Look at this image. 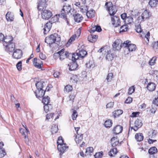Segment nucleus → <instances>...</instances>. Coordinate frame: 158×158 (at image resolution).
<instances>
[{"label":"nucleus","mask_w":158,"mask_h":158,"mask_svg":"<svg viewBox=\"0 0 158 158\" xmlns=\"http://www.w3.org/2000/svg\"><path fill=\"white\" fill-rule=\"evenodd\" d=\"M135 88L134 86H132L129 88L128 93L129 95L131 94L135 91Z\"/></svg>","instance_id":"obj_49"},{"label":"nucleus","mask_w":158,"mask_h":158,"mask_svg":"<svg viewBox=\"0 0 158 158\" xmlns=\"http://www.w3.org/2000/svg\"><path fill=\"white\" fill-rule=\"evenodd\" d=\"M142 122L140 119H136L135 122V127L136 128V129H134V130L137 131L139 128L142 126Z\"/></svg>","instance_id":"obj_19"},{"label":"nucleus","mask_w":158,"mask_h":158,"mask_svg":"<svg viewBox=\"0 0 158 158\" xmlns=\"http://www.w3.org/2000/svg\"><path fill=\"white\" fill-rule=\"evenodd\" d=\"M42 102L44 105L49 104L50 102V98L48 96L43 97Z\"/></svg>","instance_id":"obj_43"},{"label":"nucleus","mask_w":158,"mask_h":158,"mask_svg":"<svg viewBox=\"0 0 158 158\" xmlns=\"http://www.w3.org/2000/svg\"><path fill=\"white\" fill-rule=\"evenodd\" d=\"M74 16L75 21L78 23L81 22L83 19L82 15L78 13L75 14Z\"/></svg>","instance_id":"obj_24"},{"label":"nucleus","mask_w":158,"mask_h":158,"mask_svg":"<svg viewBox=\"0 0 158 158\" xmlns=\"http://www.w3.org/2000/svg\"><path fill=\"white\" fill-rule=\"evenodd\" d=\"M40 58L42 60H44L46 59V57L45 55L43 53H40L39 55Z\"/></svg>","instance_id":"obj_61"},{"label":"nucleus","mask_w":158,"mask_h":158,"mask_svg":"<svg viewBox=\"0 0 158 158\" xmlns=\"http://www.w3.org/2000/svg\"><path fill=\"white\" fill-rule=\"evenodd\" d=\"M60 75V73L58 72H55L53 74L54 76L55 77L58 78Z\"/></svg>","instance_id":"obj_64"},{"label":"nucleus","mask_w":158,"mask_h":158,"mask_svg":"<svg viewBox=\"0 0 158 158\" xmlns=\"http://www.w3.org/2000/svg\"><path fill=\"white\" fill-rule=\"evenodd\" d=\"M6 19L8 21L12 22L14 19V16L11 12H8L6 15Z\"/></svg>","instance_id":"obj_22"},{"label":"nucleus","mask_w":158,"mask_h":158,"mask_svg":"<svg viewBox=\"0 0 158 158\" xmlns=\"http://www.w3.org/2000/svg\"><path fill=\"white\" fill-rule=\"evenodd\" d=\"M135 137L136 140L139 142L142 141L143 139V136L142 134L140 133L136 134Z\"/></svg>","instance_id":"obj_31"},{"label":"nucleus","mask_w":158,"mask_h":158,"mask_svg":"<svg viewBox=\"0 0 158 158\" xmlns=\"http://www.w3.org/2000/svg\"><path fill=\"white\" fill-rule=\"evenodd\" d=\"M152 47L154 50H158V42H155L153 43Z\"/></svg>","instance_id":"obj_57"},{"label":"nucleus","mask_w":158,"mask_h":158,"mask_svg":"<svg viewBox=\"0 0 158 158\" xmlns=\"http://www.w3.org/2000/svg\"><path fill=\"white\" fill-rule=\"evenodd\" d=\"M121 18L123 20H125L127 18V14L126 13H123V14H122L121 15Z\"/></svg>","instance_id":"obj_63"},{"label":"nucleus","mask_w":158,"mask_h":158,"mask_svg":"<svg viewBox=\"0 0 158 158\" xmlns=\"http://www.w3.org/2000/svg\"><path fill=\"white\" fill-rule=\"evenodd\" d=\"M45 91H44L43 89L36 90L35 92V95L37 98H39L43 97L44 95Z\"/></svg>","instance_id":"obj_18"},{"label":"nucleus","mask_w":158,"mask_h":158,"mask_svg":"<svg viewBox=\"0 0 158 158\" xmlns=\"http://www.w3.org/2000/svg\"><path fill=\"white\" fill-rule=\"evenodd\" d=\"M16 66L19 71H21L22 69V62L21 61H19L16 64Z\"/></svg>","instance_id":"obj_47"},{"label":"nucleus","mask_w":158,"mask_h":158,"mask_svg":"<svg viewBox=\"0 0 158 158\" xmlns=\"http://www.w3.org/2000/svg\"><path fill=\"white\" fill-rule=\"evenodd\" d=\"M105 6H106L107 10L110 15H114L117 11L116 6L113 5L111 2H106Z\"/></svg>","instance_id":"obj_4"},{"label":"nucleus","mask_w":158,"mask_h":158,"mask_svg":"<svg viewBox=\"0 0 158 158\" xmlns=\"http://www.w3.org/2000/svg\"><path fill=\"white\" fill-rule=\"evenodd\" d=\"M44 82L42 81H39L35 85L37 89V90L43 89V83Z\"/></svg>","instance_id":"obj_34"},{"label":"nucleus","mask_w":158,"mask_h":158,"mask_svg":"<svg viewBox=\"0 0 158 158\" xmlns=\"http://www.w3.org/2000/svg\"><path fill=\"white\" fill-rule=\"evenodd\" d=\"M111 142L112 147H115L119 144V141L118 140L117 138L115 137H113L111 139Z\"/></svg>","instance_id":"obj_26"},{"label":"nucleus","mask_w":158,"mask_h":158,"mask_svg":"<svg viewBox=\"0 0 158 158\" xmlns=\"http://www.w3.org/2000/svg\"><path fill=\"white\" fill-rule=\"evenodd\" d=\"M58 130V126L55 125L53 126L51 129V131L52 134L56 133L57 132Z\"/></svg>","instance_id":"obj_44"},{"label":"nucleus","mask_w":158,"mask_h":158,"mask_svg":"<svg viewBox=\"0 0 158 158\" xmlns=\"http://www.w3.org/2000/svg\"><path fill=\"white\" fill-rule=\"evenodd\" d=\"M132 101V98L130 97H128L125 101L126 103H130Z\"/></svg>","instance_id":"obj_60"},{"label":"nucleus","mask_w":158,"mask_h":158,"mask_svg":"<svg viewBox=\"0 0 158 158\" xmlns=\"http://www.w3.org/2000/svg\"><path fill=\"white\" fill-rule=\"evenodd\" d=\"M4 47L6 51L10 53V52H13L15 50V45L14 43H11L8 44L5 43Z\"/></svg>","instance_id":"obj_8"},{"label":"nucleus","mask_w":158,"mask_h":158,"mask_svg":"<svg viewBox=\"0 0 158 158\" xmlns=\"http://www.w3.org/2000/svg\"><path fill=\"white\" fill-rule=\"evenodd\" d=\"M106 59L109 61L112 60L114 58V54L112 53H108L106 56Z\"/></svg>","instance_id":"obj_40"},{"label":"nucleus","mask_w":158,"mask_h":158,"mask_svg":"<svg viewBox=\"0 0 158 158\" xmlns=\"http://www.w3.org/2000/svg\"><path fill=\"white\" fill-rule=\"evenodd\" d=\"M98 37V36L97 35L91 34L88 36V39L90 42L93 43L96 41Z\"/></svg>","instance_id":"obj_25"},{"label":"nucleus","mask_w":158,"mask_h":158,"mask_svg":"<svg viewBox=\"0 0 158 158\" xmlns=\"http://www.w3.org/2000/svg\"><path fill=\"white\" fill-rule=\"evenodd\" d=\"M72 63H70L68 64L69 66V69L71 71H73L76 70L78 67L77 64L75 61H72Z\"/></svg>","instance_id":"obj_20"},{"label":"nucleus","mask_w":158,"mask_h":158,"mask_svg":"<svg viewBox=\"0 0 158 158\" xmlns=\"http://www.w3.org/2000/svg\"><path fill=\"white\" fill-rule=\"evenodd\" d=\"M81 58H79L77 59H75V60H72V61H75L76 63L77 64L78 66L79 65L83 64V58L81 59Z\"/></svg>","instance_id":"obj_41"},{"label":"nucleus","mask_w":158,"mask_h":158,"mask_svg":"<svg viewBox=\"0 0 158 158\" xmlns=\"http://www.w3.org/2000/svg\"><path fill=\"white\" fill-rule=\"evenodd\" d=\"M88 8L87 6H81L80 11L82 13L86 12V15L87 17L89 16V14H90V13L89 11H88Z\"/></svg>","instance_id":"obj_23"},{"label":"nucleus","mask_w":158,"mask_h":158,"mask_svg":"<svg viewBox=\"0 0 158 158\" xmlns=\"http://www.w3.org/2000/svg\"><path fill=\"white\" fill-rule=\"evenodd\" d=\"M52 26V23L49 21L45 25L44 28L43 29L44 33V34H46L51 29Z\"/></svg>","instance_id":"obj_16"},{"label":"nucleus","mask_w":158,"mask_h":158,"mask_svg":"<svg viewBox=\"0 0 158 158\" xmlns=\"http://www.w3.org/2000/svg\"><path fill=\"white\" fill-rule=\"evenodd\" d=\"M54 114V113H51L47 114L46 115V119H49L50 118H52Z\"/></svg>","instance_id":"obj_59"},{"label":"nucleus","mask_w":158,"mask_h":158,"mask_svg":"<svg viewBox=\"0 0 158 158\" xmlns=\"http://www.w3.org/2000/svg\"><path fill=\"white\" fill-rule=\"evenodd\" d=\"M64 49H62L60 51L55 53L53 55L54 57L56 56H60V59L61 60H62L64 59L65 58L64 55H65L66 53H64Z\"/></svg>","instance_id":"obj_14"},{"label":"nucleus","mask_w":158,"mask_h":158,"mask_svg":"<svg viewBox=\"0 0 158 158\" xmlns=\"http://www.w3.org/2000/svg\"><path fill=\"white\" fill-rule=\"evenodd\" d=\"M102 31V29L99 26H95L94 27H92L90 30V33H93L95 31L98 32H100Z\"/></svg>","instance_id":"obj_29"},{"label":"nucleus","mask_w":158,"mask_h":158,"mask_svg":"<svg viewBox=\"0 0 158 158\" xmlns=\"http://www.w3.org/2000/svg\"><path fill=\"white\" fill-rule=\"evenodd\" d=\"M41 15L43 19L48 20L52 15L51 11L48 10H44L41 11Z\"/></svg>","instance_id":"obj_6"},{"label":"nucleus","mask_w":158,"mask_h":158,"mask_svg":"<svg viewBox=\"0 0 158 158\" xmlns=\"http://www.w3.org/2000/svg\"><path fill=\"white\" fill-rule=\"evenodd\" d=\"M93 152V148L92 147H90L87 148L86 149V151L85 152V155H90V153H92Z\"/></svg>","instance_id":"obj_37"},{"label":"nucleus","mask_w":158,"mask_h":158,"mask_svg":"<svg viewBox=\"0 0 158 158\" xmlns=\"http://www.w3.org/2000/svg\"><path fill=\"white\" fill-rule=\"evenodd\" d=\"M123 113L122 110H114L113 112V114L114 118H116L118 117L119 115L122 114Z\"/></svg>","instance_id":"obj_30"},{"label":"nucleus","mask_w":158,"mask_h":158,"mask_svg":"<svg viewBox=\"0 0 158 158\" xmlns=\"http://www.w3.org/2000/svg\"><path fill=\"white\" fill-rule=\"evenodd\" d=\"M80 127H75V129L76 131L77 135L75 136V140L77 144L80 143L82 141L83 139V134L78 133V131L80 129Z\"/></svg>","instance_id":"obj_7"},{"label":"nucleus","mask_w":158,"mask_h":158,"mask_svg":"<svg viewBox=\"0 0 158 158\" xmlns=\"http://www.w3.org/2000/svg\"><path fill=\"white\" fill-rule=\"evenodd\" d=\"M52 108V106L50 104H45L44 106V110L46 113H47L49 110L50 109H51Z\"/></svg>","instance_id":"obj_38"},{"label":"nucleus","mask_w":158,"mask_h":158,"mask_svg":"<svg viewBox=\"0 0 158 158\" xmlns=\"http://www.w3.org/2000/svg\"><path fill=\"white\" fill-rule=\"evenodd\" d=\"M128 26L127 25H124L121 26L120 29V32L126 31L128 30Z\"/></svg>","instance_id":"obj_39"},{"label":"nucleus","mask_w":158,"mask_h":158,"mask_svg":"<svg viewBox=\"0 0 158 158\" xmlns=\"http://www.w3.org/2000/svg\"><path fill=\"white\" fill-rule=\"evenodd\" d=\"M114 105L113 102H110L107 103L106 105V108H112L113 107Z\"/></svg>","instance_id":"obj_58"},{"label":"nucleus","mask_w":158,"mask_h":158,"mask_svg":"<svg viewBox=\"0 0 158 158\" xmlns=\"http://www.w3.org/2000/svg\"><path fill=\"white\" fill-rule=\"evenodd\" d=\"M111 23L113 25L117 27L120 25V19L119 17L113 16L111 18Z\"/></svg>","instance_id":"obj_10"},{"label":"nucleus","mask_w":158,"mask_h":158,"mask_svg":"<svg viewBox=\"0 0 158 158\" xmlns=\"http://www.w3.org/2000/svg\"><path fill=\"white\" fill-rule=\"evenodd\" d=\"M135 30L138 33L141 32L142 30L141 28V26L140 24H139L136 26Z\"/></svg>","instance_id":"obj_53"},{"label":"nucleus","mask_w":158,"mask_h":158,"mask_svg":"<svg viewBox=\"0 0 158 158\" xmlns=\"http://www.w3.org/2000/svg\"><path fill=\"white\" fill-rule=\"evenodd\" d=\"M72 86L69 85L65 86L64 89V91L65 92H69L71 91L72 89Z\"/></svg>","instance_id":"obj_45"},{"label":"nucleus","mask_w":158,"mask_h":158,"mask_svg":"<svg viewBox=\"0 0 158 158\" xmlns=\"http://www.w3.org/2000/svg\"><path fill=\"white\" fill-rule=\"evenodd\" d=\"M103 152H102L96 153L94 155L95 158H101L102 156Z\"/></svg>","instance_id":"obj_52"},{"label":"nucleus","mask_w":158,"mask_h":158,"mask_svg":"<svg viewBox=\"0 0 158 158\" xmlns=\"http://www.w3.org/2000/svg\"><path fill=\"white\" fill-rule=\"evenodd\" d=\"M125 43H127V45L125 48H127L129 52H132L135 51L136 49V46L135 44H131V42L129 40L125 41Z\"/></svg>","instance_id":"obj_13"},{"label":"nucleus","mask_w":158,"mask_h":158,"mask_svg":"<svg viewBox=\"0 0 158 158\" xmlns=\"http://www.w3.org/2000/svg\"><path fill=\"white\" fill-rule=\"evenodd\" d=\"M57 148L58 150L60 152V155L62 154L65 151L68 147L65 145V144H64L62 145H57Z\"/></svg>","instance_id":"obj_21"},{"label":"nucleus","mask_w":158,"mask_h":158,"mask_svg":"<svg viewBox=\"0 0 158 158\" xmlns=\"http://www.w3.org/2000/svg\"><path fill=\"white\" fill-rule=\"evenodd\" d=\"M149 17V13L147 10H145L142 14L140 16L138 17L137 20L140 23L143 21L148 18Z\"/></svg>","instance_id":"obj_11"},{"label":"nucleus","mask_w":158,"mask_h":158,"mask_svg":"<svg viewBox=\"0 0 158 158\" xmlns=\"http://www.w3.org/2000/svg\"><path fill=\"white\" fill-rule=\"evenodd\" d=\"M157 2L156 0H150L149 2V4L151 7H155L157 4Z\"/></svg>","instance_id":"obj_46"},{"label":"nucleus","mask_w":158,"mask_h":158,"mask_svg":"<svg viewBox=\"0 0 158 158\" xmlns=\"http://www.w3.org/2000/svg\"><path fill=\"white\" fill-rule=\"evenodd\" d=\"M156 85L153 83H149L147 86V89L151 91L154 90L156 89Z\"/></svg>","instance_id":"obj_27"},{"label":"nucleus","mask_w":158,"mask_h":158,"mask_svg":"<svg viewBox=\"0 0 158 158\" xmlns=\"http://www.w3.org/2000/svg\"><path fill=\"white\" fill-rule=\"evenodd\" d=\"M123 130V127L120 125H117L113 129L114 134H118L122 132Z\"/></svg>","instance_id":"obj_17"},{"label":"nucleus","mask_w":158,"mask_h":158,"mask_svg":"<svg viewBox=\"0 0 158 158\" xmlns=\"http://www.w3.org/2000/svg\"><path fill=\"white\" fill-rule=\"evenodd\" d=\"M127 43L124 41L123 43H122L120 40L117 39L115 40L112 45L113 50L114 51L119 50L122 47H125L127 45Z\"/></svg>","instance_id":"obj_3"},{"label":"nucleus","mask_w":158,"mask_h":158,"mask_svg":"<svg viewBox=\"0 0 158 158\" xmlns=\"http://www.w3.org/2000/svg\"><path fill=\"white\" fill-rule=\"evenodd\" d=\"M76 37L77 36L76 35H72L69 40V41L66 44V46L68 47L69 46L72 42L75 40Z\"/></svg>","instance_id":"obj_32"},{"label":"nucleus","mask_w":158,"mask_h":158,"mask_svg":"<svg viewBox=\"0 0 158 158\" xmlns=\"http://www.w3.org/2000/svg\"><path fill=\"white\" fill-rule=\"evenodd\" d=\"M117 149L116 148H114L111 149L110 151L109 152V155L111 157L113 156V154L115 155L117 152Z\"/></svg>","instance_id":"obj_42"},{"label":"nucleus","mask_w":158,"mask_h":158,"mask_svg":"<svg viewBox=\"0 0 158 158\" xmlns=\"http://www.w3.org/2000/svg\"><path fill=\"white\" fill-rule=\"evenodd\" d=\"M113 78V74L112 73H109L107 75L106 80L108 82H110L111 81Z\"/></svg>","instance_id":"obj_50"},{"label":"nucleus","mask_w":158,"mask_h":158,"mask_svg":"<svg viewBox=\"0 0 158 158\" xmlns=\"http://www.w3.org/2000/svg\"><path fill=\"white\" fill-rule=\"evenodd\" d=\"M152 103L155 105L158 106V97L156 98H155L153 101Z\"/></svg>","instance_id":"obj_62"},{"label":"nucleus","mask_w":158,"mask_h":158,"mask_svg":"<svg viewBox=\"0 0 158 158\" xmlns=\"http://www.w3.org/2000/svg\"><path fill=\"white\" fill-rule=\"evenodd\" d=\"M64 140H63L62 137L60 136L58 138V140L57 141V143L58 145H62L64 144Z\"/></svg>","instance_id":"obj_51"},{"label":"nucleus","mask_w":158,"mask_h":158,"mask_svg":"<svg viewBox=\"0 0 158 158\" xmlns=\"http://www.w3.org/2000/svg\"><path fill=\"white\" fill-rule=\"evenodd\" d=\"M157 110V108L155 106H152V108L150 109V111L151 113L154 114Z\"/></svg>","instance_id":"obj_54"},{"label":"nucleus","mask_w":158,"mask_h":158,"mask_svg":"<svg viewBox=\"0 0 158 158\" xmlns=\"http://www.w3.org/2000/svg\"><path fill=\"white\" fill-rule=\"evenodd\" d=\"M47 0H41L39 1L37 6V8L39 10L42 11L45 10V8L47 7Z\"/></svg>","instance_id":"obj_12"},{"label":"nucleus","mask_w":158,"mask_h":158,"mask_svg":"<svg viewBox=\"0 0 158 158\" xmlns=\"http://www.w3.org/2000/svg\"><path fill=\"white\" fill-rule=\"evenodd\" d=\"M150 36V32H148L145 35L144 37H143V38H144V40L146 41V42H147L146 40H147L148 42L149 41V38Z\"/></svg>","instance_id":"obj_56"},{"label":"nucleus","mask_w":158,"mask_h":158,"mask_svg":"<svg viewBox=\"0 0 158 158\" xmlns=\"http://www.w3.org/2000/svg\"><path fill=\"white\" fill-rule=\"evenodd\" d=\"M156 60V56L153 57L152 59L149 61V64L151 65H154L155 63V61Z\"/></svg>","instance_id":"obj_48"},{"label":"nucleus","mask_w":158,"mask_h":158,"mask_svg":"<svg viewBox=\"0 0 158 158\" xmlns=\"http://www.w3.org/2000/svg\"><path fill=\"white\" fill-rule=\"evenodd\" d=\"M112 124V121L110 119L106 121L104 123V126L106 128H110Z\"/></svg>","instance_id":"obj_33"},{"label":"nucleus","mask_w":158,"mask_h":158,"mask_svg":"<svg viewBox=\"0 0 158 158\" xmlns=\"http://www.w3.org/2000/svg\"><path fill=\"white\" fill-rule=\"evenodd\" d=\"M157 148L156 147H154L150 148L149 149L148 152L150 154L152 155L157 153Z\"/></svg>","instance_id":"obj_35"},{"label":"nucleus","mask_w":158,"mask_h":158,"mask_svg":"<svg viewBox=\"0 0 158 158\" xmlns=\"http://www.w3.org/2000/svg\"><path fill=\"white\" fill-rule=\"evenodd\" d=\"M127 24H131L133 23V19L131 16H128L125 21Z\"/></svg>","instance_id":"obj_36"},{"label":"nucleus","mask_w":158,"mask_h":158,"mask_svg":"<svg viewBox=\"0 0 158 158\" xmlns=\"http://www.w3.org/2000/svg\"><path fill=\"white\" fill-rule=\"evenodd\" d=\"M60 40V38L56 33L51 35L49 36L46 37L45 40V43L51 45L56 42H59Z\"/></svg>","instance_id":"obj_1"},{"label":"nucleus","mask_w":158,"mask_h":158,"mask_svg":"<svg viewBox=\"0 0 158 158\" xmlns=\"http://www.w3.org/2000/svg\"><path fill=\"white\" fill-rule=\"evenodd\" d=\"M77 115L78 114H77V111L75 110H74L73 111V114L72 115V118L73 120H74L76 119V118L77 116Z\"/></svg>","instance_id":"obj_55"},{"label":"nucleus","mask_w":158,"mask_h":158,"mask_svg":"<svg viewBox=\"0 0 158 158\" xmlns=\"http://www.w3.org/2000/svg\"><path fill=\"white\" fill-rule=\"evenodd\" d=\"M71 10V6H64L62 9L60 13L58 14L59 17L63 18L64 19L67 21V23L68 24V21L67 20L66 18V15L70 13V11Z\"/></svg>","instance_id":"obj_2"},{"label":"nucleus","mask_w":158,"mask_h":158,"mask_svg":"<svg viewBox=\"0 0 158 158\" xmlns=\"http://www.w3.org/2000/svg\"><path fill=\"white\" fill-rule=\"evenodd\" d=\"M86 51L83 49L80 50L78 52L74 53L72 54V60H74L79 58H83L87 55Z\"/></svg>","instance_id":"obj_5"},{"label":"nucleus","mask_w":158,"mask_h":158,"mask_svg":"<svg viewBox=\"0 0 158 158\" xmlns=\"http://www.w3.org/2000/svg\"><path fill=\"white\" fill-rule=\"evenodd\" d=\"M13 38L11 36H4L3 41V45L4 46L5 43L6 44H10L11 43H14L13 42Z\"/></svg>","instance_id":"obj_15"},{"label":"nucleus","mask_w":158,"mask_h":158,"mask_svg":"<svg viewBox=\"0 0 158 158\" xmlns=\"http://www.w3.org/2000/svg\"><path fill=\"white\" fill-rule=\"evenodd\" d=\"M40 61V60H38L36 58H35L33 60V62L34 66L36 68L38 69H40L41 68V64L38 63V64H36L38 63V62H39Z\"/></svg>","instance_id":"obj_28"},{"label":"nucleus","mask_w":158,"mask_h":158,"mask_svg":"<svg viewBox=\"0 0 158 158\" xmlns=\"http://www.w3.org/2000/svg\"><path fill=\"white\" fill-rule=\"evenodd\" d=\"M13 52L12 56L15 59H20L21 58L23 55L22 52L20 49H15Z\"/></svg>","instance_id":"obj_9"}]
</instances>
